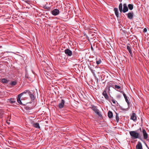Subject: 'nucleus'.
<instances>
[{
	"instance_id": "obj_1",
	"label": "nucleus",
	"mask_w": 149,
	"mask_h": 149,
	"mask_svg": "<svg viewBox=\"0 0 149 149\" xmlns=\"http://www.w3.org/2000/svg\"><path fill=\"white\" fill-rule=\"evenodd\" d=\"M24 94L29 95L31 98V101H33L35 99V97L33 94L31 92L29 91L28 90H25L24 92L19 94L18 95L17 98V101L18 103L20 104L23 105H25V104L22 103L20 99L22 96Z\"/></svg>"
},
{
	"instance_id": "obj_2",
	"label": "nucleus",
	"mask_w": 149,
	"mask_h": 149,
	"mask_svg": "<svg viewBox=\"0 0 149 149\" xmlns=\"http://www.w3.org/2000/svg\"><path fill=\"white\" fill-rule=\"evenodd\" d=\"M88 68L94 75H95V73H99V72H98L99 70L97 69L99 68L97 66L95 67L93 65H91L90 66H89Z\"/></svg>"
},
{
	"instance_id": "obj_3",
	"label": "nucleus",
	"mask_w": 149,
	"mask_h": 149,
	"mask_svg": "<svg viewBox=\"0 0 149 149\" xmlns=\"http://www.w3.org/2000/svg\"><path fill=\"white\" fill-rule=\"evenodd\" d=\"M130 134L132 138L133 139H140L139 134L135 131H131L130 132Z\"/></svg>"
},
{
	"instance_id": "obj_4",
	"label": "nucleus",
	"mask_w": 149,
	"mask_h": 149,
	"mask_svg": "<svg viewBox=\"0 0 149 149\" xmlns=\"http://www.w3.org/2000/svg\"><path fill=\"white\" fill-rule=\"evenodd\" d=\"M91 109L94 111V112L98 115L100 117H102V115L100 112L99 110L97 108V107L93 105L91 107Z\"/></svg>"
},
{
	"instance_id": "obj_5",
	"label": "nucleus",
	"mask_w": 149,
	"mask_h": 149,
	"mask_svg": "<svg viewBox=\"0 0 149 149\" xmlns=\"http://www.w3.org/2000/svg\"><path fill=\"white\" fill-rule=\"evenodd\" d=\"M59 13V11L57 9H54L52 11V14L54 16L58 15Z\"/></svg>"
},
{
	"instance_id": "obj_6",
	"label": "nucleus",
	"mask_w": 149,
	"mask_h": 149,
	"mask_svg": "<svg viewBox=\"0 0 149 149\" xmlns=\"http://www.w3.org/2000/svg\"><path fill=\"white\" fill-rule=\"evenodd\" d=\"M65 103L64 100L63 99H62L61 102L59 104V109H61L63 108L64 107Z\"/></svg>"
},
{
	"instance_id": "obj_7",
	"label": "nucleus",
	"mask_w": 149,
	"mask_h": 149,
	"mask_svg": "<svg viewBox=\"0 0 149 149\" xmlns=\"http://www.w3.org/2000/svg\"><path fill=\"white\" fill-rule=\"evenodd\" d=\"M72 54V52L69 49H66V54L68 56H71Z\"/></svg>"
},
{
	"instance_id": "obj_8",
	"label": "nucleus",
	"mask_w": 149,
	"mask_h": 149,
	"mask_svg": "<svg viewBox=\"0 0 149 149\" xmlns=\"http://www.w3.org/2000/svg\"><path fill=\"white\" fill-rule=\"evenodd\" d=\"M123 11H122V12L123 13H125L128 11V8L127 6V5L126 4L124 3L123 4Z\"/></svg>"
},
{
	"instance_id": "obj_9",
	"label": "nucleus",
	"mask_w": 149,
	"mask_h": 149,
	"mask_svg": "<svg viewBox=\"0 0 149 149\" xmlns=\"http://www.w3.org/2000/svg\"><path fill=\"white\" fill-rule=\"evenodd\" d=\"M143 135V138L144 139H146L148 138V134H147L146 130L145 129H143L142 131Z\"/></svg>"
},
{
	"instance_id": "obj_10",
	"label": "nucleus",
	"mask_w": 149,
	"mask_h": 149,
	"mask_svg": "<svg viewBox=\"0 0 149 149\" xmlns=\"http://www.w3.org/2000/svg\"><path fill=\"white\" fill-rule=\"evenodd\" d=\"M130 119L134 121H135L137 120L136 116L135 113H132V115L131 116Z\"/></svg>"
},
{
	"instance_id": "obj_11",
	"label": "nucleus",
	"mask_w": 149,
	"mask_h": 149,
	"mask_svg": "<svg viewBox=\"0 0 149 149\" xmlns=\"http://www.w3.org/2000/svg\"><path fill=\"white\" fill-rule=\"evenodd\" d=\"M136 149H143L142 145L141 143L139 141H138V144L136 146Z\"/></svg>"
},
{
	"instance_id": "obj_12",
	"label": "nucleus",
	"mask_w": 149,
	"mask_h": 149,
	"mask_svg": "<svg viewBox=\"0 0 149 149\" xmlns=\"http://www.w3.org/2000/svg\"><path fill=\"white\" fill-rule=\"evenodd\" d=\"M127 17L130 19H132L133 17L134 13L132 12L129 13L127 14Z\"/></svg>"
},
{
	"instance_id": "obj_13",
	"label": "nucleus",
	"mask_w": 149,
	"mask_h": 149,
	"mask_svg": "<svg viewBox=\"0 0 149 149\" xmlns=\"http://www.w3.org/2000/svg\"><path fill=\"white\" fill-rule=\"evenodd\" d=\"M102 95L104 96L105 99H106L107 100H109V97L107 94L106 90H104V91L102 93Z\"/></svg>"
},
{
	"instance_id": "obj_14",
	"label": "nucleus",
	"mask_w": 149,
	"mask_h": 149,
	"mask_svg": "<svg viewBox=\"0 0 149 149\" xmlns=\"http://www.w3.org/2000/svg\"><path fill=\"white\" fill-rule=\"evenodd\" d=\"M127 49L128 50V51L129 53H130V54L131 55H132V50H131V46L130 45V44H128L127 45Z\"/></svg>"
},
{
	"instance_id": "obj_15",
	"label": "nucleus",
	"mask_w": 149,
	"mask_h": 149,
	"mask_svg": "<svg viewBox=\"0 0 149 149\" xmlns=\"http://www.w3.org/2000/svg\"><path fill=\"white\" fill-rule=\"evenodd\" d=\"M116 15L117 17H119V13L118 11V9L117 8H115L114 10Z\"/></svg>"
},
{
	"instance_id": "obj_16",
	"label": "nucleus",
	"mask_w": 149,
	"mask_h": 149,
	"mask_svg": "<svg viewBox=\"0 0 149 149\" xmlns=\"http://www.w3.org/2000/svg\"><path fill=\"white\" fill-rule=\"evenodd\" d=\"M33 126L37 128L40 129V127L39 125V123H34L33 125Z\"/></svg>"
},
{
	"instance_id": "obj_17",
	"label": "nucleus",
	"mask_w": 149,
	"mask_h": 149,
	"mask_svg": "<svg viewBox=\"0 0 149 149\" xmlns=\"http://www.w3.org/2000/svg\"><path fill=\"white\" fill-rule=\"evenodd\" d=\"M8 101L11 104H13L16 101L15 99L10 98L8 100Z\"/></svg>"
},
{
	"instance_id": "obj_18",
	"label": "nucleus",
	"mask_w": 149,
	"mask_h": 149,
	"mask_svg": "<svg viewBox=\"0 0 149 149\" xmlns=\"http://www.w3.org/2000/svg\"><path fill=\"white\" fill-rule=\"evenodd\" d=\"M108 117L109 118H111L113 117V114L112 112L110 111H109L108 113Z\"/></svg>"
},
{
	"instance_id": "obj_19",
	"label": "nucleus",
	"mask_w": 149,
	"mask_h": 149,
	"mask_svg": "<svg viewBox=\"0 0 149 149\" xmlns=\"http://www.w3.org/2000/svg\"><path fill=\"white\" fill-rule=\"evenodd\" d=\"M134 5L133 4H129L128 5V7L130 10H132L134 8Z\"/></svg>"
},
{
	"instance_id": "obj_20",
	"label": "nucleus",
	"mask_w": 149,
	"mask_h": 149,
	"mask_svg": "<svg viewBox=\"0 0 149 149\" xmlns=\"http://www.w3.org/2000/svg\"><path fill=\"white\" fill-rule=\"evenodd\" d=\"M114 89H115L117 91H120V88L121 87L120 86H118L117 85H115V87L114 88Z\"/></svg>"
},
{
	"instance_id": "obj_21",
	"label": "nucleus",
	"mask_w": 149,
	"mask_h": 149,
	"mask_svg": "<svg viewBox=\"0 0 149 149\" xmlns=\"http://www.w3.org/2000/svg\"><path fill=\"white\" fill-rule=\"evenodd\" d=\"M119 9L120 11V12H121L123 11V7H122V3H120L119 6Z\"/></svg>"
},
{
	"instance_id": "obj_22",
	"label": "nucleus",
	"mask_w": 149,
	"mask_h": 149,
	"mask_svg": "<svg viewBox=\"0 0 149 149\" xmlns=\"http://www.w3.org/2000/svg\"><path fill=\"white\" fill-rule=\"evenodd\" d=\"M2 81L3 83L7 84L8 83V81L5 78H3L2 79Z\"/></svg>"
},
{
	"instance_id": "obj_23",
	"label": "nucleus",
	"mask_w": 149,
	"mask_h": 149,
	"mask_svg": "<svg viewBox=\"0 0 149 149\" xmlns=\"http://www.w3.org/2000/svg\"><path fill=\"white\" fill-rule=\"evenodd\" d=\"M25 109L27 110H30L33 109V107H29L28 106H25L24 107Z\"/></svg>"
},
{
	"instance_id": "obj_24",
	"label": "nucleus",
	"mask_w": 149,
	"mask_h": 149,
	"mask_svg": "<svg viewBox=\"0 0 149 149\" xmlns=\"http://www.w3.org/2000/svg\"><path fill=\"white\" fill-rule=\"evenodd\" d=\"M116 119L117 122L118 123L119 121V118L118 114L117 113H116Z\"/></svg>"
},
{
	"instance_id": "obj_25",
	"label": "nucleus",
	"mask_w": 149,
	"mask_h": 149,
	"mask_svg": "<svg viewBox=\"0 0 149 149\" xmlns=\"http://www.w3.org/2000/svg\"><path fill=\"white\" fill-rule=\"evenodd\" d=\"M17 84V82L16 81H12L11 82V85L12 86H15Z\"/></svg>"
},
{
	"instance_id": "obj_26",
	"label": "nucleus",
	"mask_w": 149,
	"mask_h": 149,
	"mask_svg": "<svg viewBox=\"0 0 149 149\" xmlns=\"http://www.w3.org/2000/svg\"><path fill=\"white\" fill-rule=\"evenodd\" d=\"M3 114V112L2 110H0V118H1L2 116V115Z\"/></svg>"
},
{
	"instance_id": "obj_27",
	"label": "nucleus",
	"mask_w": 149,
	"mask_h": 149,
	"mask_svg": "<svg viewBox=\"0 0 149 149\" xmlns=\"http://www.w3.org/2000/svg\"><path fill=\"white\" fill-rule=\"evenodd\" d=\"M96 62L97 64L99 65L101 63V61L100 59H99L98 60H97Z\"/></svg>"
},
{
	"instance_id": "obj_28",
	"label": "nucleus",
	"mask_w": 149,
	"mask_h": 149,
	"mask_svg": "<svg viewBox=\"0 0 149 149\" xmlns=\"http://www.w3.org/2000/svg\"><path fill=\"white\" fill-rule=\"evenodd\" d=\"M125 99V101L127 102L128 105H129L130 104V102L128 99V98L127 97Z\"/></svg>"
},
{
	"instance_id": "obj_29",
	"label": "nucleus",
	"mask_w": 149,
	"mask_h": 149,
	"mask_svg": "<svg viewBox=\"0 0 149 149\" xmlns=\"http://www.w3.org/2000/svg\"><path fill=\"white\" fill-rule=\"evenodd\" d=\"M119 91V92H120V93H123L124 97L126 96V94L124 93L123 91Z\"/></svg>"
},
{
	"instance_id": "obj_30",
	"label": "nucleus",
	"mask_w": 149,
	"mask_h": 149,
	"mask_svg": "<svg viewBox=\"0 0 149 149\" xmlns=\"http://www.w3.org/2000/svg\"><path fill=\"white\" fill-rule=\"evenodd\" d=\"M119 91V92H120V93H123L124 97L126 96V94L124 93L123 91Z\"/></svg>"
},
{
	"instance_id": "obj_31",
	"label": "nucleus",
	"mask_w": 149,
	"mask_h": 149,
	"mask_svg": "<svg viewBox=\"0 0 149 149\" xmlns=\"http://www.w3.org/2000/svg\"><path fill=\"white\" fill-rule=\"evenodd\" d=\"M147 31V29L146 28H145L143 29V32H146Z\"/></svg>"
},
{
	"instance_id": "obj_32",
	"label": "nucleus",
	"mask_w": 149,
	"mask_h": 149,
	"mask_svg": "<svg viewBox=\"0 0 149 149\" xmlns=\"http://www.w3.org/2000/svg\"><path fill=\"white\" fill-rule=\"evenodd\" d=\"M112 102L114 103V104H115L116 103V101L115 100H112Z\"/></svg>"
},
{
	"instance_id": "obj_33",
	"label": "nucleus",
	"mask_w": 149,
	"mask_h": 149,
	"mask_svg": "<svg viewBox=\"0 0 149 149\" xmlns=\"http://www.w3.org/2000/svg\"><path fill=\"white\" fill-rule=\"evenodd\" d=\"M91 49L92 50V51H93V47L92 46H91Z\"/></svg>"
},
{
	"instance_id": "obj_34",
	"label": "nucleus",
	"mask_w": 149,
	"mask_h": 149,
	"mask_svg": "<svg viewBox=\"0 0 149 149\" xmlns=\"http://www.w3.org/2000/svg\"><path fill=\"white\" fill-rule=\"evenodd\" d=\"M69 129H68V127H67L66 128V130H69Z\"/></svg>"
},
{
	"instance_id": "obj_35",
	"label": "nucleus",
	"mask_w": 149,
	"mask_h": 149,
	"mask_svg": "<svg viewBox=\"0 0 149 149\" xmlns=\"http://www.w3.org/2000/svg\"><path fill=\"white\" fill-rule=\"evenodd\" d=\"M127 96H126V97H124V98H125V99H126V98H127Z\"/></svg>"
},
{
	"instance_id": "obj_36",
	"label": "nucleus",
	"mask_w": 149,
	"mask_h": 149,
	"mask_svg": "<svg viewBox=\"0 0 149 149\" xmlns=\"http://www.w3.org/2000/svg\"><path fill=\"white\" fill-rule=\"evenodd\" d=\"M67 5H68L67 6H68V5H69V3H67Z\"/></svg>"
},
{
	"instance_id": "obj_37",
	"label": "nucleus",
	"mask_w": 149,
	"mask_h": 149,
	"mask_svg": "<svg viewBox=\"0 0 149 149\" xmlns=\"http://www.w3.org/2000/svg\"><path fill=\"white\" fill-rule=\"evenodd\" d=\"M140 131H141V128H140Z\"/></svg>"
},
{
	"instance_id": "obj_38",
	"label": "nucleus",
	"mask_w": 149,
	"mask_h": 149,
	"mask_svg": "<svg viewBox=\"0 0 149 149\" xmlns=\"http://www.w3.org/2000/svg\"><path fill=\"white\" fill-rule=\"evenodd\" d=\"M68 148H66V149H68Z\"/></svg>"
},
{
	"instance_id": "obj_39",
	"label": "nucleus",
	"mask_w": 149,
	"mask_h": 149,
	"mask_svg": "<svg viewBox=\"0 0 149 149\" xmlns=\"http://www.w3.org/2000/svg\"><path fill=\"white\" fill-rule=\"evenodd\" d=\"M68 12H70V11L69 10H68Z\"/></svg>"
}]
</instances>
